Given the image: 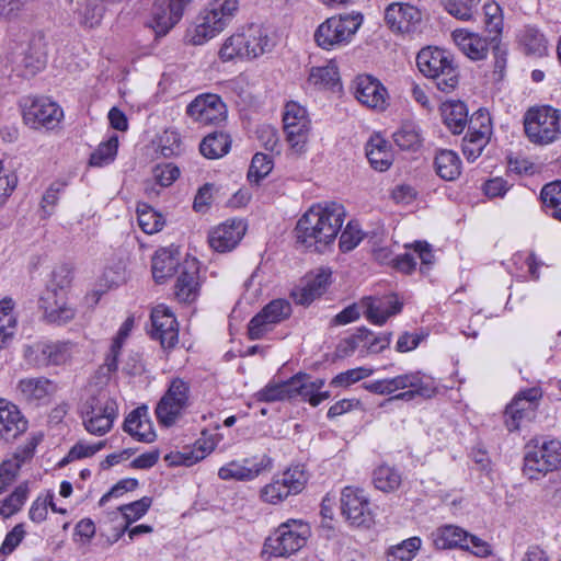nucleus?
<instances>
[{
    "mask_svg": "<svg viewBox=\"0 0 561 561\" xmlns=\"http://www.w3.org/2000/svg\"><path fill=\"white\" fill-rule=\"evenodd\" d=\"M344 219L345 209L339 203L313 205L296 225L297 242L310 251L324 252L334 242Z\"/></svg>",
    "mask_w": 561,
    "mask_h": 561,
    "instance_id": "f257e3e1",
    "label": "nucleus"
},
{
    "mask_svg": "<svg viewBox=\"0 0 561 561\" xmlns=\"http://www.w3.org/2000/svg\"><path fill=\"white\" fill-rule=\"evenodd\" d=\"M419 70L432 79L437 90L451 93L459 84V69L450 53L438 47H426L416 56Z\"/></svg>",
    "mask_w": 561,
    "mask_h": 561,
    "instance_id": "f03ea898",
    "label": "nucleus"
},
{
    "mask_svg": "<svg viewBox=\"0 0 561 561\" xmlns=\"http://www.w3.org/2000/svg\"><path fill=\"white\" fill-rule=\"evenodd\" d=\"M71 282V265L62 263L53 270L49 286L41 298V308L49 323L61 325L75 318L76 310L65 300V289L70 286Z\"/></svg>",
    "mask_w": 561,
    "mask_h": 561,
    "instance_id": "7ed1b4c3",
    "label": "nucleus"
},
{
    "mask_svg": "<svg viewBox=\"0 0 561 561\" xmlns=\"http://www.w3.org/2000/svg\"><path fill=\"white\" fill-rule=\"evenodd\" d=\"M238 0H215L198 16L197 24L187 32L188 42L203 45L221 32L238 11Z\"/></svg>",
    "mask_w": 561,
    "mask_h": 561,
    "instance_id": "20e7f679",
    "label": "nucleus"
},
{
    "mask_svg": "<svg viewBox=\"0 0 561 561\" xmlns=\"http://www.w3.org/2000/svg\"><path fill=\"white\" fill-rule=\"evenodd\" d=\"M363 23L360 13L341 14L328 18L314 32L319 47L332 50L347 45Z\"/></svg>",
    "mask_w": 561,
    "mask_h": 561,
    "instance_id": "39448f33",
    "label": "nucleus"
},
{
    "mask_svg": "<svg viewBox=\"0 0 561 561\" xmlns=\"http://www.w3.org/2000/svg\"><path fill=\"white\" fill-rule=\"evenodd\" d=\"M80 412L84 428L92 435L102 436L111 431L118 407L106 391H98L82 403Z\"/></svg>",
    "mask_w": 561,
    "mask_h": 561,
    "instance_id": "423d86ee",
    "label": "nucleus"
},
{
    "mask_svg": "<svg viewBox=\"0 0 561 561\" xmlns=\"http://www.w3.org/2000/svg\"><path fill=\"white\" fill-rule=\"evenodd\" d=\"M431 540L437 550H468L480 558L492 554V548L489 542L454 524H446L435 528L431 533Z\"/></svg>",
    "mask_w": 561,
    "mask_h": 561,
    "instance_id": "0eeeda50",
    "label": "nucleus"
},
{
    "mask_svg": "<svg viewBox=\"0 0 561 561\" xmlns=\"http://www.w3.org/2000/svg\"><path fill=\"white\" fill-rule=\"evenodd\" d=\"M310 535V526L307 523L289 519L266 538L264 551L274 557H288L305 547Z\"/></svg>",
    "mask_w": 561,
    "mask_h": 561,
    "instance_id": "6e6552de",
    "label": "nucleus"
},
{
    "mask_svg": "<svg viewBox=\"0 0 561 561\" xmlns=\"http://www.w3.org/2000/svg\"><path fill=\"white\" fill-rule=\"evenodd\" d=\"M560 112L551 106L530 108L524 116V129L530 142L548 145L561 135Z\"/></svg>",
    "mask_w": 561,
    "mask_h": 561,
    "instance_id": "1a4fd4ad",
    "label": "nucleus"
},
{
    "mask_svg": "<svg viewBox=\"0 0 561 561\" xmlns=\"http://www.w3.org/2000/svg\"><path fill=\"white\" fill-rule=\"evenodd\" d=\"M561 467V442L551 439L541 445L528 444L524 456L523 472L535 480Z\"/></svg>",
    "mask_w": 561,
    "mask_h": 561,
    "instance_id": "9d476101",
    "label": "nucleus"
},
{
    "mask_svg": "<svg viewBox=\"0 0 561 561\" xmlns=\"http://www.w3.org/2000/svg\"><path fill=\"white\" fill-rule=\"evenodd\" d=\"M308 481L304 466L296 465L287 468L282 474L276 476L271 483L263 486L260 497L268 504H278L289 495L300 493Z\"/></svg>",
    "mask_w": 561,
    "mask_h": 561,
    "instance_id": "9b49d317",
    "label": "nucleus"
},
{
    "mask_svg": "<svg viewBox=\"0 0 561 561\" xmlns=\"http://www.w3.org/2000/svg\"><path fill=\"white\" fill-rule=\"evenodd\" d=\"M190 404V385L174 378L156 408V415L163 426H172Z\"/></svg>",
    "mask_w": 561,
    "mask_h": 561,
    "instance_id": "f8f14e48",
    "label": "nucleus"
},
{
    "mask_svg": "<svg viewBox=\"0 0 561 561\" xmlns=\"http://www.w3.org/2000/svg\"><path fill=\"white\" fill-rule=\"evenodd\" d=\"M491 135V116L486 110L479 108L470 117L468 133L461 144L462 153L468 161L473 162L481 156Z\"/></svg>",
    "mask_w": 561,
    "mask_h": 561,
    "instance_id": "ddd939ff",
    "label": "nucleus"
},
{
    "mask_svg": "<svg viewBox=\"0 0 561 561\" xmlns=\"http://www.w3.org/2000/svg\"><path fill=\"white\" fill-rule=\"evenodd\" d=\"M340 502L342 515L351 526L369 528L373 525L374 515L364 490L345 486L342 490Z\"/></svg>",
    "mask_w": 561,
    "mask_h": 561,
    "instance_id": "4468645a",
    "label": "nucleus"
},
{
    "mask_svg": "<svg viewBox=\"0 0 561 561\" xmlns=\"http://www.w3.org/2000/svg\"><path fill=\"white\" fill-rule=\"evenodd\" d=\"M291 305L286 299L270 301L248 324V336L251 341L261 340L273 327L290 317Z\"/></svg>",
    "mask_w": 561,
    "mask_h": 561,
    "instance_id": "2eb2a0df",
    "label": "nucleus"
},
{
    "mask_svg": "<svg viewBox=\"0 0 561 561\" xmlns=\"http://www.w3.org/2000/svg\"><path fill=\"white\" fill-rule=\"evenodd\" d=\"M284 131L290 148L296 153H301L307 144L310 121L305 107L296 102H288L283 115Z\"/></svg>",
    "mask_w": 561,
    "mask_h": 561,
    "instance_id": "dca6fc26",
    "label": "nucleus"
},
{
    "mask_svg": "<svg viewBox=\"0 0 561 561\" xmlns=\"http://www.w3.org/2000/svg\"><path fill=\"white\" fill-rule=\"evenodd\" d=\"M385 21L392 32L413 35L421 32L423 16L416 7L410 3L394 2L387 7Z\"/></svg>",
    "mask_w": 561,
    "mask_h": 561,
    "instance_id": "f3484780",
    "label": "nucleus"
},
{
    "mask_svg": "<svg viewBox=\"0 0 561 561\" xmlns=\"http://www.w3.org/2000/svg\"><path fill=\"white\" fill-rule=\"evenodd\" d=\"M64 116L59 105L49 99H33L30 104L24 105L23 119L32 128L54 129Z\"/></svg>",
    "mask_w": 561,
    "mask_h": 561,
    "instance_id": "a211bd4d",
    "label": "nucleus"
},
{
    "mask_svg": "<svg viewBox=\"0 0 561 561\" xmlns=\"http://www.w3.org/2000/svg\"><path fill=\"white\" fill-rule=\"evenodd\" d=\"M186 113L196 123L208 126L224 122L227 108L219 95L207 93L196 96L187 105Z\"/></svg>",
    "mask_w": 561,
    "mask_h": 561,
    "instance_id": "6ab92c4d",
    "label": "nucleus"
},
{
    "mask_svg": "<svg viewBox=\"0 0 561 561\" xmlns=\"http://www.w3.org/2000/svg\"><path fill=\"white\" fill-rule=\"evenodd\" d=\"M151 339L159 341L163 350H172L179 342V328L173 312L165 306L159 305L152 309Z\"/></svg>",
    "mask_w": 561,
    "mask_h": 561,
    "instance_id": "aec40b11",
    "label": "nucleus"
},
{
    "mask_svg": "<svg viewBox=\"0 0 561 561\" xmlns=\"http://www.w3.org/2000/svg\"><path fill=\"white\" fill-rule=\"evenodd\" d=\"M57 390V383L44 376L22 378L15 387L16 398L34 405L47 403Z\"/></svg>",
    "mask_w": 561,
    "mask_h": 561,
    "instance_id": "412c9836",
    "label": "nucleus"
},
{
    "mask_svg": "<svg viewBox=\"0 0 561 561\" xmlns=\"http://www.w3.org/2000/svg\"><path fill=\"white\" fill-rule=\"evenodd\" d=\"M70 342H41L30 346L25 351V357L33 360L36 367H47L49 365H62L71 357Z\"/></svg>",
    "mask_w": 561,
    "mask_h": 561,
    "instance_id": "4be33fe9",
    "label": "nucleus"
},
{
    "mask_svg": "<svg viewBox=\"0 0 561 561\" xmlns=\"http://www.w3.org/2000/svg\"><path fill=\"white\" fill-rule=\"evenodd\" d=\"M404 389L411 388L408 391L400 392L398 394L391 396L388 398L381 407L386 403L394 401V400H404L410 401L414 399L416 396L430 399L433 398L438 390V385L435 379L431 376H427L421 371H412L404 374Z\"/></svg>",
    "mask_w": 561,
    "mask_h": 561,
    "instance_id": "5701e85b",
    "label": "nucleus"
},
{
    "mask_svg": "<svg viewBox=\"0 0 561 561\" xmlns=\"http://www.w3.org/2000/svg\"><path fill=\"white\" fill-rule=\"evenodd\" d=\"M244 231L245 226L241 220L226 221L209 232V247L216 252H229L241 241Z\"/></svg>",
    "mask_w": 561,
    "mask_h": 561,
    "instance_id": "b1692460",
    "label": "nucleus"
},
{
    "mask_svg": "<svg viewBox=\"0 0 561 561\" xmlns=\"http://www.w3.org/2000/svg\"><path fill=\"white\" fill-rule=\"evenodd\" d=\"M27 420L14 403L0 399V439L10 442L27 430Z\"/></svg>",
    "mask_w": 561,
    "mask_h": 561,
    "instance_id": "393cba45",
    "label": "nucleus"
},
{
    "mask_svg": "<svg viewBox=\"0 0 561 561\" xmlns=\"http://www.w3.org/2000/svg\"><path fill=\"white\" fill-rule=\"evenodd\" d=\"M355 98L364 105L375 110H385L387 90L379 80L371 76H359L355 81Z\"/></svg>",
    "mask_w": 561,
    "mask_h": 561,
    "instance_id": "a878e982",
    "label": "nucleus"
},
{
    "mask_svg": "<svg viewBox=\"0 0 561 561\" xmlns=\"http://www.w3.org/2000/svg\"><path fill=\"white\" fill-rule=\"evenodd\" d=\"M330 278L331 271L321 268L316 275L307 277L301 287L291 291L293 299L301 306L310 305L327 290Z\"/></svg>",
    "mask_w": 561,
    "mask_h": 561,
    "instance_id": "bb28decb",
    "label": "nucleus"
},
{
    "mask_svg": "<svg viewBox=\"0 0 561 561\" xmlns=\"http://www.w3.org/2000/svg\"><path fill=\"white\" fill-rule=\"evenodd\" d=\"M199 294L198 265L195 260L186 261L175 284V297L181 302H193Z\"/></svg>",
    "mask_w": 561,
    "mask_h": 561,
    "instance_id": "cd10ccee",
    "label": "nucleus"
},
{
    "mask_svg": "<svg viewBox=\"0 0 561 561\" xmlns=\"http://www.w3.org/2000/svg\"><path fill=\"white\" fill-rule=\"evenodd\" d=\"M124 431L139 442L151 443L156 438V433L148 417L147 407H138L133 410L124 422Z\"/></svg>",
    "mask_w": 561,
    "mask_h": 561,
    "instance_id": "c85d7f7f",
    "label": "nucleus"
},
{
    "mask_svg": "<svg viewBox=\"0 0 561 561\" xmlns=\"http://www.w3.org/2000/svg\"><path fill=\"white\" fill-rule=\"evenodd\" d=\"M150 27L158 36L165 35L182 18L181 12H175L171 0H156L151 11Z\"/></svg>",
    "mask_w": 561,
    "mask_h": 561,
    "instance_id": "c756f323",
    "label": "nucleus"
},
{
    "mask_svg": "<svg viewBox=\"0 0 561 561\" xmlns=\"http://www.w3.org/2000/svg\"><path fill=\"white\" fill-rule=\"evenodd\" d=\"M453 37L460 50L472 60L485 58L490 41L466 30H455Z\"/></svg>",
    "mask_w": 561,
    "mask_h": 561,
    "instance_id": "7c9ffc66",
    "label": "nucleus"
},
{
    "mask_svg": "<svg viewBox=\"0 0 561 561\" xmlns=\"http://www.w3.org/2000/svg\"><path fill=\"white\" fill-rule=\"evenodd\" d=\"M271 465V459L264 457L260 462L251 466L231 461L218 470V477L222 480L251 481Z\"/></svg>",
    "mask_w": 561,
    "mask_h": 561,
    "instance_id": "2f4dec72",
    "label": "nucleus"
},
{
    "mask_svg": "<svg viewBox=\"0 0 561 561\" xmlns=\"http://www.w3.org/2000/svg\"><path fill=\"white\" fill-rule=\"evenodd\" d=\"M15 70L19 76L28 78L41 71L46 64V56L39 48L28 44L22 49L21 54L14 57Z\"/></svg>",
    "mask_w": 561,
    "mask_h": 561,
    "instance_id": "473e14b6",
    "label": "nucleus"
},
{
    "mask_svg": "<svg viewBox=\"0 0 561 561\" xmlns=\"http://www.w3.org/2000/svg\"><path fill=\"white\" fill-rule=\"evenodd\" d=\"M247 48L250 53L249 59L257 58L259 56L271 51L274 42L268 36L267 31L257 24H250L242 28Z\"/></svg>",
    "mask_w": 561,
    "mask_h": 561,
    "instance_id": "72a5a7b5",
    "label": "nucleus"
},
{
    "mask_svg": "<svg viewBox=\"0 0 561 561\" xmlns=\"http://www.w3.org/2000/svg\"><path fill=\"white\" fill-rule=\"evenodd\" d=\"M176 254L169 249H160L156 252L152 257V276L157 283H164L178 271L180 260Z\"/></svg>",
    "mask_w": 561,
    "mask_h": 561,
    "instance_id": "f704fd0d",
    "label": "nucleus"
},
{
    "mask_svg": "<svg viewBox=\"0 0 561 561\" xmlns=\"http://www.w3.org/2000/svg\"><path fill=\"white\" fill-rule=\"evenodd\" d=\"M444 124L453 134H461L469 126L468 110L463 102L453 101L442 105Z\"/></svg>",
    "mask_w": 561,
    "mask_h": 561,
    "instance_id": "c9c22d12",
    "label": "nucleus"
},
{
    "mask_svg": "<svg viewBox=\"0 0 561 561\" xmlns=\"http://www.w3.org/2000/svg\"><path fill=\"white\" fill-rule=\"evenodd\" d=\"M366 157L370 165L377 171H386L392 164V154L388 142L380 136L371 137L366 145Z\"/></svg>",
    "mask_w": 561,
    "mask_h": 561,
    "instance_id": "e433bc0d",
    "label": "nucleus"
},
{
    "mask_svg": "<svg viewBox=\"0 0 561 561\" xmlns=\"http://www.w3.org/2000/svg\"><path fill=\"white\" fill-rule=\"evenodd\" d=\"M434 165L437 175L445 181H454L461 174V160L449 149H440L436 153Z\"/></svg>",
    "mask_w": 561,
    "mask_h": 561,
    "instance_id": "4c0bfd02",
    "label": "nucleus"
},
{
    "mask_svg": "<svg viewBox=\"0 0 561 561\" xmlns=\"http://www.w3.org/2000/svg\"><path fill=\"white\" fill-rule=\"evenodd\" d=\"M230 146L231 140L227 134L215 131L202 140L199 151L207 159H218L228 153Z\"/></svg>",
    "mask_w": 561,
    "mask_h": 561,
    "instance_id": "58836bf2",
    "label": "nucleus"
},
{
    "mask_svg": "<svg viewBox=\"0 0 561 561\" xmlns=\"http://www.w3.org/2000/svg\"><path fill=\"white\" fill-rule=\"evenodd\" d=\"M137 219L140 229L147 234H153L162 230L165 221L163 216L150 205L139 203L137 205Z\"/></svg>",
    "mask_w": 561,
    "mask_h": 561,
    "instance_id": "ea45409f",
    "label": "nucleus"
},
{
    "mask_svg": "<svg viewBox=\"0 0 561 561\" xmlns=\"http://www.w3.org/2000/svg\"><path fill=\"white\" fill-rule=\"evenodd\" d=\"M402 482L400 472L390 466L381 465L374 470L373 483L376 489L389 493L396 491Z\"/></svg>",
    "mask_w": 561,
    "mask_h": 561,
    "instance_id": "a19ab883",
    "label": "nucleus"
},
{
    "mask_svg": "<svg viewBox=\"0 0 561 561\" xmlns=\"http://www.w3.org/2000/svg\"><path fill=\"white\" fill-rule=\"evenodd\" d=\"M402 302L394 299L387 302L370 304L366 310V318L374 324L382 325L388 318L401 312Z\"/></svg>",
    "mask_w": 561,
    "mask_h": 561,
    "instance_id": "79ce46f5",
    "label": "nucleus"
},
{
    "mask_svg": "<svg viewBox=\"0 0 561 561\" xmlns=\"http://www.w3.org/2000/svg\"><path fill=\"white\" fill-rule=\"evenodd\" d=\"M524 51L527 55L542 56L547 50L545 35L534 26H526L519 37Z\"/></svg>",
    "mask_w": 561,
    "mask_h": 561,
    "instance_id": "37998d69",
    "label": "nucleus"
},
{
    "mask_svg": "<svg viewBox=\"0 0 561 561\" xmlns=\"http://www.w3.org/2000/svg\"><path fill=\"white\" fill-rule=\"evenodd\" d=\"M249 55L242 30L228 37L219 50V57L222 61H229L233 58L249 59Z\"/></svg>",
    "mask_w": 561,
    "mask_h": 561,
    "instance_id": "c03bdc74",
    "label": "nucleus"
},
{
    "mask_svg": "<svg viewBox=\"0 0 561 561\" xmlns=\"http://www.w3.org/2000/svg\"><path fill=\"white\" fill-rule=\"evenodd\" d=\"M540 198L543 207L553 218L561 221V181H554L546 184L541 192Z\"/></svg>",
    "mask_w": 561,
    "mask_h": 561,
    "instance_id": "a18cd8bd",
    "label": "nucleus"
},
{
    "mask_svg": "<svg viewBox=\"0 0 561 561\" xmlns=\"http://www.w3.org/2000/svg\"><path fill=\"white\" fill-rule=\"evenodd\" d=\"M118 149L117 136L110 137L106 141L101 142L91 153L89 164L91 167L101 168L114 161Z\"/></svg>",
    "mask_w": 561,
    "mask_h": 561,
    "instance_id": "49530a36",
    "label": "nucleus"
},
{
    "mask_svg": "<svg viewBox=\"0 0 561 561\" xmlns=\"http://www.w3.org/2000/svg\"><path fill=\"white\" fill-rule=\"evenodd\" d=\"M28 496V485L27 482H23L19 484L14 491L7 496L0 506V514L4 518H9L15 513H18Z\"/></svg>",
    "mask_w": 561,
    "mask_h": 561,
    "instance_id": "de8ad7c7",
    "label": "nucleus"
},
{
    "mask_svg": "<svg viewBox=\"0 0 561 561\" xmlns=\"http://www.w3.org/2000/svg\"><path fill=\"white\" fill-rule=\"evenodd\" d=\"M421 545L422 540L420 537H411L405 539L401 543L389 548L387 552V560L410 561L416 556Z\"/></svg>",
    "mask_w": 561,
    "mask_h": 561,
    "instance_id": "09e8293b",
    "label": "nucleus"
},
{
    "mask_svg": "<svg viewBox=\"0 0 561 561\" xmlns=\"http://www.w3.org/2000/svg\"><path fill=\"white\" fill-rule=\"evenodd\" d=\"M538 390L535 388L522 391L510 403L511 410L515 413H524V415H529L533 419L538 407Z\"/></svg>",
    "mask_w": 561,
    "mask_h": 561,
    "instance_id": "8fccbe9b",
    "label": "nucleus"
},
{
    "mask_svg": "<svg viewBox=\"0 0 561 561\" xmlns=\"http://www.w3.org/2000/svg\"><path fill=\"white\" fill-rule=\"evenodd\" d=\"M404 374L398 375L392 378L387 379H380V380H374L369 382H364L362 387L375 394L379 396H389L394 393L398 390L404 389Z\"/></svg>",
    "mask_w": 561,
    "mask_h": 561,
    "instance_id": "3c124183",
    "label": "nucleus"
},
{
    "mask_svg": "<svg viewBox=\"0 0 561 561\" xmlns=\"http://www.w3.org/2000/svg\"><path fill=\"white\" fill-rule=\"evenodd\" d=\"M308 81L319 89L333 88L339 82V72L331 66L314 67L310 71Z\"/></svg>",
    "mask_w": 561,
    "mask_h": 561,
    "instance_id": "603ef678",
    "label": "nucleus"
},
{
    "mask_svg": "<svg viewBox=\"0 0 561 561\" xmlns=\"http://www.w3.org/2000/svg\"><path fill=\"white\" fill-rule=\"evenodd\" d=\"M273 169V160L265 153L257 152L253 156L249 171L248 180L251 183L259 184Z\"/></svg>",
    "mask_w": 561,
    "mask_h": 561,
    "instance_id": "864d4df0",
    "label": "nucleus"
},
{
    "mask_svg": "<svg viewBox=\"0 0 561 561\" xmlns=\"http://www.w3.org/2000/svg\"><path fill=\"white\" fill-rule=\"evenodd\" d=\"M481 0H444L445 10L459 20H470Z\"/></svg>",
    "mask_w": 561,
    "mask_h": 561,
    "instance_id": "5fc2aeb1",
    "label": "nucleus"
},
{
    "mask_svg": "<svg viewBox=\"0 0 561 561\" xmlns=\"http://www.w3.org/2000/svg\"><path fill=\"white\" fill-rule=\"evenodd\" d=\"M290 378L286 381L273 383L270 382L256 393V398L262 402H274L285 399H291L290 396Z\"/></svg>",
    "mask_w": 561,
    "mask_h": 561,
    "instance_id": "6e6d98bb",
    "label": "nucleus"
},
{
    "mask_svg": "<svg viewBox=\"0 0 561 561\" xmlns=\"http://www.w3.org/2000/svg\"><path fill=\"white\" fill-rule=\"evenodd\" d=\"M392 137L402 150H416L421 145L420 135L412 124L402 125Z\"/></svg>",
    "mask_w": 561,
    "mask_h": 561,
    "instance_id": "4d7b16f0",
    "label": "nucleus"
},
{
    "mask_svg": "<svg viewBox=\"0 0 561 561\" xmlns=\"http://www.w3.org/2000/svg\"><path fill=\"white\" fill-rule=\"evenodd\" d=\"M151 504L152 499L150 496H144L140 500L119 506L118 510L126 520L125 529H127L129 524L141 518L148 512Z\"/></svg>",
    "mask_w": 561,
    "mask_h": 561,
    "instance_id": "13d9d810",
    "label": "nucleus"
},
{
    "mask_svg": "<svg viewBox=\"0 0 561 561\" xmlns=\"http://www.w3.org/2000/svg\"><path fill=\"white\" fill-rule=\"evenodd\" d=\"M367 328L360 327L352 335L342 339L336 346V356L345 358L353 355L359 346H363V339H367Z\"/></svg>",
    "mask_w": 561,
    "mask_h": 561,
    "instance_id": "bf43d9fd",
    "label": "nucleus"
},
{
    "mask_svg": "<svg viewBox=\"0 0 561 561\" xmlns=\"http://www.w3.org/2000/svg\"><path fill=\"white\" fill-rule=\"evenodd\" d=\"M290 383L291 399L295 397H301L312 405V399L314 398L316 391L313 390L312 385H310V376L298 373L290 378Z\"/></svg>",
    "mask_w": 561,
    "mask_h": 561,
    "instance_id": "052dcab7",
    "label": "nucleus"
},
{
    "mask_svg": "<svg viewBox=\"0 0 561 561\" xmlns=\"http://www.w3.org/2000/svg\"><path fill=\"white\" fill-rule=\"evenodd\" d=\"M21 462L19 456L2 461L0 465V493L5 492L8 486L15 481L21 469Z\"/></svg>",
    "mask_w": 561,
    "mask_h": 561,
    "instance_id": "680f3d73",
    "label": "nucleus"
},
{
    "mask_svg": "<svg viewBox=\"0 0 561 561\" xmlns=\"http://www.w3.org/2000/svg\"><path fill=\"white\" fill-rule=\"evenodd\" d=\"M373 369L366 367H357L340 373L331 380L333 387H348L362 379L369 377L373 374Z\"/></svg>",
    "mask_w": 561,
    "mask_h": 561,
    "instance_id": "e2e57ef3",
    "label": "nucleus"
},
{
    "mask_svg": "<svg viewBox=\"0 0 561 561\" xmlns=\"http://www.w3.org/2000/svg\"><path fill=\"white\" fill-rule=\"evenodd\" d=\"M104 13V5L101 0H87L82 11L81 23L88 27H94L100 24Z\"/></svg>",
    "mask_w": 561,
    "mask_h": 561,
    "instance_id": "0e129e2a",
    "label": "nucleus"
},
{
    "mask_svg": "<svg viewBox=\"0 0 561 561\" xmlns=\"http://www.w3.org/2000/svg\"><path fill=\"white\" fill-rule=\"evenodd\" d=\"M363 239V233L357 224L350 221L340 237V249L348 252L355 249Z\"/></svg>",
    "mask_w": 561,
    "mask_h": 561,
    "instance_id": "69168bd1",
    "label": "nucleus"
},
{
    "mask_svg": "<svg viewBox=\"0 0 561 561\" xmlns=\"http://www.w3.org/2000/svg\"><path fill=\"white\" fill-rule=\"evenodd\" d=\"M405 248L413 249V254L421 261L420 272L426 274L435 261L431 244L426 241H416L412 245H405Z\"/></svg>",
    "mask_w": 561,
    "mask_h": 561,
    "instance_id": "338daca9",
    "label": "nucleus"
},
{
    "mask_svg": "<svg viewBox=\"0 0 561 561\" xmlns=\"http://www.w3.org/2000/svg\"><path fill=\"white\" fill-rule=\"evenodd\" d=\"M180 175V170L172 163L158 164L153 169V179L160 187L170 186Z\"/></svg>",
    "mask_w": 561,
    "mask_h": 561,
    "instance_id": "774afa93",
    "label": "nucleus"
}]
</instances>
